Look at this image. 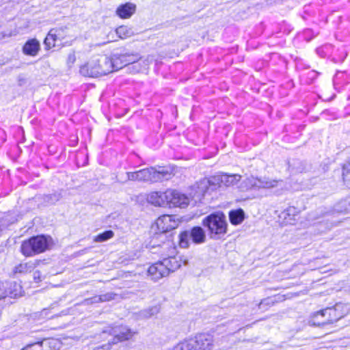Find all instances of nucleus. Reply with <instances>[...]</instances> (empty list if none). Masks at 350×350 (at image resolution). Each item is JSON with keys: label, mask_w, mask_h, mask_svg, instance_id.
I'll list each match as a JSON object with an SVG mask.
<instances>
[{"label": "nucleus", "mask_w": 350, "mask_h": 350, "mask_svg": "<svg viewBox=\"0 0 350 350\" xmlns=\"http://www.w3.org/2000/svg\"><path fill=\"white\" fill-rule=\"evenodd\" d=\"M37 343L41 347V350H59L62 347V342L57 338L44 339Z\"/></svg>", "instance_id": "412c9836"}, {"label": "nucleus", "mask_w": 350, "mask_h": 350, "mask_svg": "<svg viewBox=\"0 0 350 350\" xmlns=\"http://www.w3.org/2000/svg\"><path fill=\"white\" fill-rule=\"evenodd\" d=\"M21 350H41V347L38 343L35 342V343L29 344V345H27L25 347H24Z\"/></svg>", "instance_id": "473e14b6"}, {"label": "nucleus", "mask_w": 350, "mask_h": 350, "mask_svg": "<svg viewBox=\"0 0 350 350\" xmlns=\"http://www.w3.org/2000/svg\"><path fill=\"white\" fill-rule=\"evenodd\" d=\"M190 240L191 238L189 231H184L179 235V245L183 248H187L189 246Z\"/></svg>", "instance_id": "bb28decb"}, {"label": "nucleus", "mask_w": 350, "mask_h": 350, "mask_svg": "<svg viewBox=\"0 0 350 350\" xmlns=\"http://www.w3.org/2000/svg\"><path fill=\"white\" fill-rule=\"evenodd\" d=\"M159 312V308L157 306H154L148 308V310L142 311L140 315L142 317L145 319L150 318L151 317L157 314Z\"/></svg>", "instance_id": "7c9ffc66"}, {"label": "nucleus", "mask_w": 350, "mask_h": 350, "mask_svg": "<svg viewBox=\"0 0 350 350\" xmlns=\"http://www.w3.org/2000/svg\"><path fill=\"white\" fill-rule=\"evenodd\" d=\"M176 253L175 247L170 248V252L167 258H165L162 262L163 265L167 269L168 274L178 269L181 266V261L174 255Z\"/></svg>", "instance_id": "dca6fc26"}, {"label": "nucleus", "mask_w": 350, "mask_h": 350, "mask_svg": "<svg viewBox=\"0 0 350 350\" xmlns=\"http://www.w3.org/2000/svg\"><path fill=\"white\" fill-rule=\"evenodd\" d=\"M116 33L121 39H125L131 35V31L126 26H120L116 29Z\"/></svg>", "instance_id": "c756f323"}, {"label": "nucleus", "mask_w": 350, "mask_h": 350, "mask_svg": "<svg viewBox=\"0 0 350 350\" xmlns=\"http://www.w3.org/2000/svg\"><path fill=\"white\" fill-rule=\"evenodd\" d=\"M349 312L348 306L337 304L332 308H327L316 312L310 322L314 325H325L336 322Z\"/></svg>", "instance_id": "20e7f679"}, {"label": "nucleus", "mask_w": 350, "mask_h": 350, "mask_svg": "<svg viewBox=\"0 0 350 350\" xmlns=\"http://www.w3.org/2000/svg\"><path fill=\"white\" fill-rule=\"evenodd\" d=\"M245 219V213L241 209L232 210L229 213V219L232 224L239 225L243 222Z\"/></svg>", "instance_id": "5701e85b"}, {"label": "nucleus", "mask_w": 350, "mask_h": 350, "mask_svg": "<svg viewBox=\"0 0 350 350\" xmlns=\"http://www.w3.org/2000/svg\"><path fill=\"white\" fill-rule=\"evenodd\" d=\"M136 5L132 3H126L120 5L116 10L117 15L121 18H129L135 12Z\"/></svg>", "instance_id": "a211bd4d"}, {"label": "nucleus", "mask_w": 350, "mask_h": 350, "mask_svg": "<svg viewBox=\"0 0 350 350\" xmlns=\"http://www.w3.org/2000/svg\"><path fill=\"white\" fill-rule=\"evenodd\" d=\"M113 72V64L110 57L97 55L91 57L80 66L79 72L84 77H99Z\"/></svg>", "instance_id": "f03ea898"}, {"label": "nucleus", "mask_w": 350, "mask_h": 350, "mask_svg": "<svg viewBox=\"0 0 350 350\" xmlns=\"http://www.w3.org/2000/svg\"><path fill=\"white\" fill-rule=\"evenodd\" d=\"M298 217L297 209L293 206H290L282 211L280 215V218L283 220L285 224L293 225L297 221Z\"/></svg>", "instance_id": "f3484780"}, {"label": "nucleus", "mask_w": 350, "mask_h": 350, "mask_svg": "<svg viewBox=\"0 0 350 350\" xmlns=\"http://www.w3.org/2000/svg\"><path fill=\"white\" fill-rule=\"evenodd\" d=\"M172 350H195L190 340H183L176 345Z\"/></svg>", "instance_id": "c85d7f7f"}, {"label": "nucleus", "mask_w": 350, "mask_h": 350, "mask_svg": "<svg viewBox=\"0 0 350 350\" xmlns=\"http://www.w3.org/2000/svg\"><path fill=\"white\" fill-rule=\"evenodd\" d=\"M7 286L8 290L6 291L8 292V297L14 298L21 295V286L19 284L12 282L7 284Z\"/></svg>", "instance_id": "b1692460"}, {"label": "nucleus", "mask_w": 350, "mask_h": 350, "mask_svg": "<svg viewBox=\"0 0 350 350\" xmlns=\"http://www.w3.org/2000/svg\"><path fill=\"white\" fill-rule=\"evenodd\" d=\"M335 210L340 213H348L350 211V197L338 202L335 206Z\"/></svg>", "instance_id": "a878e982"}, {"label": "nucleus", "mask_w": 350, "mask_h": 350, "mask_svg": "<svg viewBox=\"0 0 350 350\" xmlns=\"http://www.w3.org/2000/svg\"><path fill=\"white\" fill-rule=\"evenodd\" d=\"M75 61H76V56H75V53L72 52V53H69L68 55V58H67V64L69 66H72L75 64Z\"/></svg>", "instance_id": "72a5a7b5"}, {"label": "nucleus", "mask_w": 350, "mask_h": 350, "mask_svg": "<svg viewBox=\"0 0 350 350\" xmlns=\"http://www.w3.org/2000/svg\"><path fill=\"white\" fill-rule=\"evenodd\" d=\"M39 263V260L20 263L14 267V272L16 273H27L31 272L38 265Z\"/></svg>", "instance_id": "4be33fe9"}, {"label": "nucleus", "mask_w": 350, "mask_h": 350, "mask_svg": "<svg viewBox=\"0 0 350 350\" xmlns=\"http://www.w3.org/2000/svg\"><path fill=\"white\" fill-rule=\"evenodd\" d=\"M212 177L204 178L196 183L191 187L190 195L193 198L200 199L206 192L216 190L214 185L212 184Z\"/></svg>", "instance_id": "9d476101"}, {"label": "nucleus", "mask_w": 350, "mask_h": 350, "mask_svg": "<svg viewBox=\"0 0 350 350\" xmlns=\"http://www.w3.org/2000/svg\"><path fill=\"white\" fill-rule=\"evenodd\" d=\"M172 176V171L164 167H148L133 172H126L124 175L119 174L116 176L117 180L124 183L128 180L139 182L157 183L168 180Z\"/></svg>", "instance_id": "f257e3e1"}, {"label": "nucleus", "mask_w": 350, "mask_h": 350, "mask_svg": "<svg viewBox=\"0 0 350 350\" xmlns=\"http://www.w3.org/2000/svg\"><path fill=\"white\" fill-rule=\"evenodd\" d=\"M51 245L52 239L50 237L44 235L33 237L23 241L21 252L25 256L30 257L45 252Z\"/></svg>", "instance_id": "39448f33"}, {"label": "nucleus", "mask_w": 350, "mask_h": 350, "mask_svg": "<svg viewBox=\"0 0 350 350\" xmlns=\"http://www.w3.org/2000/svg\"><path fill=\"white\" fill-rule=\"evenodd\" d=\"M180 222L177 215H164L157 219L156 225L159 230L163 233L178 228Z\"/></svg>", "instance_id": "1a4fd4ad"}, {"label": "nucleus", "mask_w": 350, "mask_h": 350, "mask_svg": "<svg viewBox=\"0 0 350 350\" xmlns=\"http://www.w3.org/2000/svg\"><path fill=\"white\" fill-rule=\"evenodd\" d=\"M147 201L155 206H167V194L165 191H152L148 194Z\"/></svg>", "instance_id": "2eb2a0df"}, {"label": "nucleus", "mask_w": 350, "mask_h": 350, "mask_svg": "<svg viewBox=\"0 0 350 350\" xmlns=\"http://www.w3.org/2000/svg\"><path fill=\"white\" fill-rule=\"evenodd\" d=\"M135 332L126 326H115L109 328L108 330H105L102 333V336L105 337L107 335L113 338L112 342L116 343L118 342L127 340L131 339Z\"/></svg>", "instance_id": "0eeeda50"}, {"label": "nucleus", "mask_w": 350, "mask_h": 350, "mask_svg": "<svg viewBox=\"0 0 350 350\" xmlns=\"http://www.w3.org/2000/svg\"><path fill=\"white\" fill-rule=\"evenodd\" d=\"M108 340H109V342H110L111 339H109ZM110 347H111V344H110V342H108L106 345H103L100 347H97L96 350H99L100 349L109 350L110 349Z\"/></svg>", "instance_id": "e433bc0d"}, {"label": "nucleus", "mask_w": 350, "mask_h": 350, "mask_svg": "<svg viewBox=\"0 0 350 350\" xmlns=\"http://www.w3.org/2000/svg\"><path fill=\"white\" fill-rule=\"evenodd\" d=\"M148 273L151 279L154 281H157L169 275L167 269L163 265L162 261L152 265L148 269Z\"/></svg>", "instance_id": "4468645a"}, {"label": "nucleus", "mask_w": 350, "mask_h": 350, "mask_svg": "<svg viewBox=\"0 0 350 350\" xmlns=\"http://www.w3.org/2000/svg\"><path fill=\"white\" fill-rule=\"evenodd\" d=\"M202 224L206 229L210 237L213 239L222 238L228 231L226 217L221 211L205 217L202 221Z\"/></svg>", "instance_id": "7ed1b4c3"}, {"label": "nucleus", "mask_w": 350, "mask_h": 350, "mask_svg": "<svg viewBox=\"0 0 350 350\" xmlns=\"http://www.w3.org/2000/svg\"><path fill=\"white\" fill-rule=\"evenodd\" d=\"M189 340L195 350H211L213 348V336L211 334L202 333Z\"/></svg>", "instance_id": "f8f14e48"}, {"label": "nucleus", "mask_w": 350, "mask_h": 350, "mask_svg": "<svg viewBox=\"0 0 350 350\" xmlns=\"http://www.w3.org/2000/svg\"><path fill=\"white\" fill-rule=\"evenodd\" d=\"M8 297V292L4 288L3 283H0V299Z\"/></svg>", "instance_id": "f704fd0d"}, {"label": "nucleus", "mask_w": 350, "mask_h": 350, "mask_svg": "<svg viewBox=\"0 0 350 350\" xmlns=\"http://www.w3.org/2000/svg\"><path fill=\"white\" fill-rule=\"evenodd\" d=\"M112 298L111 295H103L99 297H94L91 299V302H100V301H109Z\"/></svg>", "instance_id": "2f4dec72"}, {"label": "nucleus", "mask_w": 350, "mask_h": 350, "mask_svg": "<svg viewBox=\"0 0 350 350\" xmlns=\"http://www.w3.org/2000/svg\"><path fill=\"white\" fill-rule=\"evenodd\" d=\"M167 206L169 207L185 208L189 203V198L177 190L168 189H167Z\"/></svg>", "instance_id": "9b49d317"}, {"label": "nucleus", "mask_w": 350, "mask_h": 350, "mask_svg": "<svg viewBox=\"0 0 350 350\" xmlns=\"http://www.w3.org/2000/svg\"><path fill=\"white\" fill-rule=\"evenodd\" d=\"M114 236V232L112 230H107L101 234H98L94 237V242H104L106 241Z\"/></svg>", "instance_id": "cd10ccee"}, {"label": "nucleus", "mask_w": 350, "mask_h": 350, "mask_svg": "<svg viewBox=\"0 0 350 350\" xmlns=\"http://www.w3.org/2000/svg\"><path fill=\"white\" fill-rule=\"evenodd\" d=\"M271 302V303H273V301L272 300H271V299L268 298V299H265L264 300H262L260 304V306L263 305V304H269V302Z\"/></svg>", "instance_id": "4c0bfd02"}, {"label": "nucleus", "mask_w": 350, "mask_h": 350, "mask_svg": "<svg viewBox=\"0 0 350 350\" xmlns=\"http://www.w3.org/2000/svg\"><path fill=\"white\" fill-rule=\"evenodd\" d=\"M193 243L201 244L206 241V234L204 229L200 226H195L189 231Z\"/></svg>", "instance_id": "6ab92c4d"}, {"label": "nucleus", "mask_w": 350, "mask_h": 350, "mask_svg": "<svg viewBox=\"0 0 350 350\" xmlns=\"http://www.w3.org/2000/svg\"><path fill=\"white\" fill-rule=\"evenodd\" d=\"M241 176L239 174H219L212 176V184L215 185V189L221 187H230L237 185L241 180Z\"/></svg>", "instance_id": "6e6552de"}, {"label": "nucleus", "mask_w": 350, "mask_h": 350, "mask_svg": "<svg viewBox=\"0 0 350 350\" xmlns=\"http://www.w3.org/2000/svg\"><path fill=\"white\" fill-rule=\"evenodd\" d=\"M111 63L113 64V72L122 68L130 64L135 63L138 57L135 55L129 54H113L110 57Z\"/></svg>", "instance_id": "ddd939ff"}, {"label": "nucleus", "mask_w": 350, "mask_h": 350, "mask_svg": "<svg viewBox=\"0 0 350 350\" xmlns=\"http://www.w3.org/2000/svg\"><path fill=\"white\" fill-rule=\"evenodd\" d=\"M282 181L280 180L265 177L257 178L252 176L243 180L238 186V189L241 191H246L250 189H272L282 186Z\"/></svg>", "instance_id": "423d86ee"}, {"label": "nucleus", "mask_w": 350, "mask_h": 350, "mask_svg": "<svg viewBox=\"0 0 350 350\" xmlns=\"http://www.w3.org/2000/svg\"><path fill=\"white\" fill-rule=\"evenodd\" d=\"M39 50L40 42L35 38L29 40L23 47V52L30 56H36Z\"/></svg>", "instance_id": "aec40b11"}, {"label": "nucleus", "mask_w": 350, "mask_h": 350, "mask_svg": "<svg viewBox=\"0 0 350 350\" xmlns=\"http://www.w3.org/2000/svg\"><path fill=\"white\" fill-rule=\"evenodd\" d=\"M167 246L168 247H171V243L170 242H168L167 244H166Z\"/></svg>", "instance_id": "58836bf2"}, {"label": "nucleus", "mask_w": 350, "mask_h": 350, "mask_svg": "<svg viewBox=\"0 0 350 350\" xmlns=\"http://www.w3.org/2000/svg\"><path fill=\"white\" fill-rule=\"evenodd\" d=\"M33 279L36 282H38L41 280V274L40 271H35L33 273Z\"/></svg>", "instance_id": "c9c22d12"}, {"label": "nucleus", "mask_w": 350, "mask_h": 350, "mask_svg": "<svg viewBox=\"0 0 350 350\" xmlns=\"http://www.w3.org/2000/svg\"><path fill=\"white\" fill-rule=\"evenodd\" d=\"M60 30H51L44 40V44L46 46L51 48L55 46V41L57 40Z\"/></svg>", "instance_id": "393cba45"}]
</instances>
